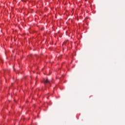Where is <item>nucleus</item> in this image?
Wrapping results in <instances>:
<instances>
[{
    "instance_id": "obj_1",
    "label": "nucleus",
    "mask_w": 125,
    "mask_h": 125,
    "mask_svg": "<svg viewBox=\"0 0 125 125\" xmlns=\"http://www.w3.org/2000/svg\"><path fill=\"white\" fill-rule=\"evenodd\" d=\"M50 84V81L48 79H46V80H44V84L45 85H46V84Z\"/></svg>"
}]
</instances>
